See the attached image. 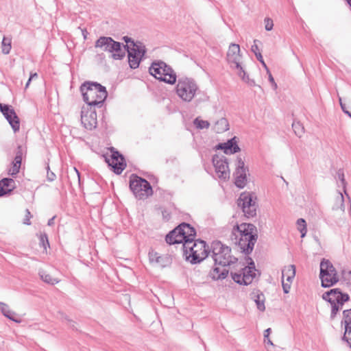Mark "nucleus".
Wrapping results in <instances>:
<instances>
[{
  "instance_id": "obj_53",
  "label": "nucleus",
  "mask_w": 351,
  "mask_h": 351,
  "mask_svg": "<svg viewBox=\"0 0 351 351\" xmlns=\"http://www.w3.org/2000/svg\"><path fill=\"white\" fill-rule=\"evenodd\" d=\"M257 43H261L260 40L255 39L254 40V45H252L251 51L254 53L255 56L256 57V54H258L260 52V49L257 45Z\"/></svg>"
},
{
  "instance_id": "obj_14",
  "label": "nucleus",
  "mask_w": 351,
  "mask_h": 351,
  "mask_svg": "<svg viewBox=\"0 0 351 351\" xmlns=\"http://www.w3.org/2000/svg\"><path fill=\"white\" fill-rule=\"evenodd\" d=\"M237 167L233 173L234 184L237 188L242 189L247 184V172L249 171V169L247 166H245L244 160L240 156H237Z\"/></svg>"
},
{
  "instance_id": "obj_18",
  "label": "nucleus",
  "mask_w": 351,
  "mask_h": 351,
  "mask_svg": "<svg viewBox=\"0 0 351 351\" xmlns=\"http://www.w3.org/2000/svg\"><path fill=\"white\" fill-rule=\"evenodd\" d=\"M250 298L256 303L257 309L261 312L265 311V296L259 289H254L250 294Z\"/></svg>"
},
{
  "instance_id": "obj_61",
  "label": "nucleus",
  "mask_w": 351,
  "mask_h": 351,
  "mask_svg": "<svg viewBox=\"0 0 351 351\" xmlns=\"http://www.w3.org/2000/svg\"><path fill=\"white\" fill-rule=\"evenodd\" d=\"M298 230L301 234V238H304L307 233V228H298Z\"/></svg>"
},
{
  "instance_id": "obj_30",
  "label": "nucleus",
  "mask_w": 351,
  "mask_h": 351,
  "mask_svg": "<svg viewBox=\"0 0 351 351\" xmlns=\"http://www.w3.org/2000/svg\"><path fill=\"white\" fill-rule=\"evenodd\" d=\"M25 154L26 151L24 150L23 145L21 144H17V146L14 150V157L12 160L15 161L16 162L22 164L23 157Z\"/></svg>"
},
{
  "instance_id": "obj_21",
  "label": "nucleus",
  "mask_w": 351,
  "mask_h": 351,
  "mask_svg": "<svg viewBox=\"0 0 351 351\" xmlns=\"http://www.w3.org/2000/svg\"><path fill=\"white\" fill-rule=\"evenodd\" d=\"M239 139L234 136L225 142V154H234L241 151V148L238 145Z\"/></svg>"
},
{
  "instance_id": "obj_48",
  "label": "nucleus",
  "mask_w": 351,
  "mask_h": 351,
  "mask_svg": "<svg viewBox=\"0 0 351 351\" xmlns=\"http://www.w3.org/2000/svg\"><path fill=\"white\" fill-rule=\"evenodd\" d=\"M60 281V280L57 277H52L50 274H45V284L53 285Z\"/></svg>"
},
{
  "instance_id": "obj_22",
  "label": "nucleus",
  "mask_w": 351,
  "mask_h": 351,
  "mask_svg": "<svg viewBox=\"0 0 351 351\" xmlns=\"http://www.w3.org/2000/svg\"><path fill=\"white\" fill-rule=\"evenodd\" d=\"M333 277V274L332 273H324V271L323 270L322 271H319V278L320 279V281H321V286L323 288H330V287H332L333 286H335V285L337 284V282L339 281V275H337V279L335 282H326V280H330V278H332Z\"/></svg>"
},
{
  "instance_id": "obj_19",
  "label": "nucleus",
  "mask_w": 351,
  "mask_h": 351,
  "mask_svg": "<svg viewBox=\"0 0 351 351\" xmlns=\"http://www.w3.org/2000/svg\"><path fill=\"white\" fill-rule=\"evenodd\" d=\"M322 270H323L324 273H332L333 277L330 278L329 282H333L336 280L337 275H338L337 271L328 259L323 258L321 260L319 271ZM326 282H328V280H326Z\"/></svg>"
},
{
  "instance_id": "obj_58",
  "label": "nucleus",
  "mask_w": 351,
  "mask_h": 351,
  "mask_svg": "<svg viewBox=\"0 0 351 351\" xmlns=\"http://www.w3.org/2000/svg\"><path fill=\"white\" fill-rule=\"evenodd\" d=\"M256 59L258 62H260L263 68L267 66V64L263 58L261 53H258V54H256Z\"/></svg>"
},
{
  "instance_id": "obj_56",
  "label": "nucleus",
  "mask_w": 351,
  "mask_h": 351,
  "mask_svg": "<svg viewBox=\"0 0 351 351\" xmlns=\"http://www.w3.org/2000/svg\"><path fill=\"white\" fill-rule=\"evenodd\" d=\"M213 149L215 151L221 150L225 154V142L224 143H219L214 147Z\"/></svg>"
},
{
  "instance_id": "obj_36",
  "label": "nucleus",
  "mask_w": 351,
  "mask_h": 351,
  "mask_svg": "<svg viewBox=\"0 0 351 351\" xmlns=\"http://www.w3.org/2000/svg\"><path fill=\"white\" fill-rule=\"evenodd\" d=\"M193 124L199 130L207 129L210 126V123L208 121L202 120L199 117H197L193 120Z\"/></svg>"
},
{
  "instance_id": "obj_32",
  "label": "nucleus",
  "mask_w": 351,
  "mask_h": 351,
  "mask_svg": "<svg viewBox=\"0 0 351 351\" xmlns=\"http://www.w3.org/2000/svg\"><path fill=\"white\" fill-rule=\"evenodd\" d=\"M241 271L243 272V276L245 278V281H251V282L256 278V271L258 273L259 275L261 274V273L258 270H253V269H243V267L241 268Z\"/></svg>"
},
{
  "instance_id": "obj_50",
  "label": "nucleus",
  "mask_w": 351,
  "mask_h": 351,
  "mask_svg": "<svg viewBox=\"0 0 351 351\" xmlns=\"http://www.w3.org/2000/svg\"><path fill=\"white\" fill-rule=\"evenodd\" d=\"M45 169L47 170V180L49 182L55 180L56 178V175L50 170L49 165L45 167Z\"/></svg>"
},
{
  "instance_id": "obj_45",
  "label": "nucleus",
  "mask_w": 351,
  "mask_h": 351,
  "mask_svg": "<svg viewBox=\"0 0 351 351\" xmlns=\"http://www.w3.org/2000/svg\"><path fill=\"white\" fill-rule=\"evenodd\" d=\"M33 217V215L31 213L28 208L25 210V216L22 219V223L25 226H30L32 224L31 219Z\"/></svg>"
},
{
  "instance_id": "obj_54",
  "label": "nucleus",
  "mask_w": 351,
  "mask_h": 351,
  "mask_svg": "<svg viewBox=\"0 0 351 351\" xmlns=\"http://www.w3.org/2000/svg\"><path fill=\"white\" fill-rule=\"evenodd\" d=\"M291 284L290 282H285L284 280H282V287L283 289V292L285 293H289L291 289Z\"/></svg>"
},
{
  "instance_id": "obj_23",
  "label": "nucleus",
  "mask_w": 351,
  "mask_h": 351,
  "mask_svg": "<svg viewBox=\"0 0 351 351\" xmlns=\"http://www.w3.org/2000/svg\"><path fill=\"white\" fill-rule=\"evenodd\" d=\"M5 119L8 121L14 133H16L19 131L20 119L16 113L15 110L12 111L10 114L5 117Z\"/></svg>"
},
{
  "instance_id": "obj_26",
  "label": "nucleus",
  "mask_w": 351,
  "mask_h": 351,
  "mask_svg": "<svg viewBox=\"0 0 351 351\" xmlns=\"http://www.w3.org/2000/svg\"><path fill=\"white\" fill-rule=\"evenodd\" d=\"M336 289L339 291L335 293V296H334L335 299L333 301L336 302V303H338L340 305H344L346 302L350 300V297L348 293L343 292L340 288Z\"/></svg>"
},
{
  "instance_id": "obj_6",
  "label": "nucleus",
  "mask_w": 351,
  "mask_h": 351,
  "mask_svg": "<svg viewBox=\"0 0 351 351\" xmlns=\"http://www.w3.org/2000/svg\"><path fill=\"white\" fill-rule=\"evenodd\" d=\"M149 73L159 82L173 85L177 82V74L173 68L161 60H155L149 67Z\"/></svg>"
},
{
  "instance_id": "obj_31",
  "label": "nucleus",
  "mask_w": 351,
  "mask_h": 351,
  "mask_svg": "<svg viewBox=\"0 0 351 351\" xmlns=\"http://www.w3.org/2000/svg\"><path fill=\"white\" fill-rule=\"evenodd\" d=\"M341 339L351 348V325L344 326V332Z\"/></svg>"
},
{
  "instance_id": "obj_57",
  "label": "nucleus",
  "mask_w": 351,
  "mask_h": 351,
  "mask_svg": "<svg viewBox=\"0 0 351 351\" xmlns=\"http://www.w3.org/2000/svg\"><path fill=\"white\" fill-rule=\"evenodd\" d=\"M297 225L298 226V228H306V220L303 218H299L297 220Z\"/></svg>"
},
{
  "instance_id": "obj_2",
  "label": "nucleus",
  "mask_w": 351,
  "mask_h": 351,
  "mask_svg": "<svg viewBox=\"0 0 351 351\" xmlns=\"http://www.w3.org/2000/svg\"><path fill=\"white\" fill-rule=\"evenodd\" d=\"M83 101L86 105L101 108L108 95L106 86L97 82L85 81L80 87Z\"/></svg>"
},
{
  "instance_id": "obj_46",
  "label": "nucleus",
  "mask_w": 351,
  "mask_h": 351,
  "mask_svg": "<svg viewBox=\"0 0 351 351\" xmlns=\"http://www.w3.org/2000/svg\"><path fill=\"white\" fill-rule=\"evenodd\" d=\"M271 333V328H268L264 330V343L267 345H270L271 346H274L273 342L269 339V335Z\"/></svg>"
},
{
  "instance_id": "obj_5",
  "label": "nucleus",
  "mask_w": 351,
  "mask_h": 351,
  "mask_svg": "<svg viewBox=\"0 0 351 351\" xmlns=\"http://www.w3.org/2000/svg\"><path fill=\"white\" fill-rule=\"evenodd\" d=\"M209 255L211 256L215 265L222 267L230 266L238 261V258L231 255V248L220 241L215 240L208 245Z\"/></svg>"
},
{
  "instance_id": "obj_33",
  "label": "nucleus",
  "mask_w": 351,
  "mask_h": 351,
  "mask_svg": "<svg viewBox=\"0 0 351 351\" xmlns=\"http://www.w3.org/2000/svg\"><path fill=\"white\" fill-rule=\"evenodd\" d=\"M241 57V54H239V56H232L231 58H227L228 63L230 65V67L232 69L238 70L242 67L240 62Z\"/></svg>"
},
{
  "instance_id": "obj_4",
  "label": "nucleus",
  "mask_w": 351,
  "mask_h": 351,
  "mask_svg": "<svg viewBox=\"0 0 351 351\" xmlns=\"http://www.w3.org/2000/svg\"><path fill=\"white\" fill-rule=\"evenodd\" d=\"M192 246L182 245L183 258L191 265H197L203 262L208 256V244L200 238L193 242Z\"/></svg>"
},
{
  "instance_id": "obj_41",
  "label": "nucleus",
  "mask_w": 351,
  "mask_h": 351,
  "mask_svg": "<svg viewBox=\"0 0 351 351\" xmlns=\"http://www.w3.org/2000/svg\"><path fill=\"white\" fill-rule=\"evenodd\" d=\"M14 110V108L12 106L8 104L0 103V112L2 113L4 117L10 114Z\"/></svg>"
},
{
  "instance_id": "obj_1",
  "label": "nucleus",
  "mask_w": 351,
  "mask_h": 351,
  "mask_svg": "<svg viewBox=\"0 0 351 351\" xmlns=\"http://www.w3.org/2000/svg\"><path fill=\"white\" fill-rule=\"evenodd\" d=\"M258 230L251 223H236L232 230L230 239L245 255L252 254L258 239Z\"/></svg>"
},
{
  "instance_id": "obj_25",
  "label": "nucleus",
  "mask_w": 351,
  "mask_h": 351,
  "mask_svg": "<svg viewBox=\"0 0 351 351\" xmlns=\"http://www.w3.org/2000/svg\"><path fill=\"white\" fill-rule=\"evenodd\" d=\"M21 165L19 162L12 160L6 169L7 174L13 178H16L20 172Z\"/></svg>"
},
{
  "instance_id": "obj_34",
  "label": "nucleus",
  "mask_w": 351,
  "mask_h": 351,
  "mask_svg": "<svg viewBox=\"0 0 351 351\" xmlns=\"http://www.w3.org/2000/svg\"><path fill=\"white\" fill-rule=\"evenodd\" d=\"M241 54L240 46L236 43H231L227 52V58Z\"/></svg>"
},
{
  "instance_id": "obj_40",
  "label": "nucleus",
  "mask_w": 351,
  "mask_h": 351,
  "mask_svg": "<svg viewBox=\"0 0 351 351\" xmlns=\"http://www.w3.org/2000/svg\"><path fill=\"white\" fill-rule=\"evenodd\" d=\"M331 306V313H330V319H334L336 317L337 314L339 311L343 308V305H340L338 303H336L335 301H332L330 302Z\"/></svg>"
},
{
  "instance_id": "obj_28",
  "label": "nucleus",
  "mask_w": 351,
  "mask_h": 351,
  "mask_svg": "<svg viewBox=\"0 0 351 351\" xmlns=\"http://www.w3.org/2000/svg\"><path fill=\"white\" fill-rule=\"evenodd\" d=\"M215 130L217 133H223L229 130V123L226 118L222 117L215 122Z\"/></svg>"
},
{
  "instance_id": "obj_35",
  "label": "nucleus",
  "mask_w": 351,
  "mask_h": 351,
  "mask_svg": "<svg viewBox=\"0 0 351 351\" xmlns=\"http://www.w3.org/2000/svg\"><path fill=\"white\" fill-rule=\"evenodd\" d=\"M341 280L351 291V270L342 269L341 271Z\"/></svg>"
},
{
  "instance_id": "obj_62",
  "label": "nucleus",
  "mask_w": 351,
  "mask_h": 351,
  "mask_svg": "<svg viewBox=\"0 0 351 351\" xmlns=\"http://www.w3.org/2000/svg\"><path fill=\"white\" fill-rule=\"evenodd\" d=\"M56 218V215L53 216L51 219L48 220L47 226H52L55 223V219Z\"/></svg>"
},
{
  "instance_id": "obj_59",
  "label": "nucleus",
  "mask_w": 351,
  "mask_h": 351,
  "mask_svg": "<svg viewBox=\"0 0 351 351\" xmlns=\"http://www.w3.org/2000/svg\"><path fill=\"white\" fill-rule=\"evenodd\" d=\"M268 80L271 83L273 89L276 90L278 88V86H277V84L276 83L272 75H269V77H268Z\"/></svg>"
},
{
  "instance_id": "obj_3",
  "label": "nucleus",
  "mask_w": 351,
  "mask_h": 351,
  "mask_svg": "<svg viewBox=\"0 0 351 351\" xmlns=\"http://www.w3.org/2000/svg\"><path fill=\"white\" fill-rule=\"evenodd\" d=\"M197 230L192 225L187 222H181L165 236V241L169 245L182 244L189 245L197 239Z\"/></svg>"
},
{
  "instance_id": "obj_43",
  "label": "nucleus",
  "mask_w": 351,
  "mask_h": 351,
  "mask_svg": "<svg viewBox=\"0 0 351 351\" xmlns=\"http://www.w3.org/2000/svg\"><path fill=\"white\" fill-rule=\"evenodd\" d=\"M337 176L340 180L344 192H346L347 182L345 179L344 171L343 169H339L337 172Z\"/></svg>"
},
{
  "instance_id": "obj_7",
  "label": "nucleus",
  "mask_w": 351,
  "mask_h": 351,
  "mask_svg": "<svg viewBox=\"0 0 351 351\" xmlns=\"http://www.w3.org/2000/svg\"><path fill=\"white\" fill-rule=\"evenodd\" d=\"M95 47L108 52L109 57L115 60H121L125 57L126 45L110 36H99L95 42Z\"/></svg>"
},
{
  "instance_id": "obj_12",
  "label": "nucleus",
  "mask_w": 351,
  "mask_h": 351,
  "mask_svg": "<svg viewBox=\"0 0 351 351\" xmlns=\"http://www.w3.org/2000/svg\"><path fill=\"white\" fill-rule=\"evenodd\" d=\"M138 46L131 47L126 45L125 53L129 66L131 69H138L141 63L146 58L147 49L143 43H138Z\"/></svg>"
},
{
  "instance_id": "obj_55",
  "label": "nucleus",
  "mask_w": 351,
  "mask_h": 351,
  "mask_svg": "<svg viewBox=\"0 0 351 351\" xmlns=\"http://www.w3.org/2000/svg\"><path fill=\"white\" fill-rule=\"evenodd\" d=\"M36 236L39 239L40 246L44 247V232H42L41 231H40L39 232L36 233Z\"/></svg>"
},
{
  "instance_id": "obj_38",
  "label": "nucleus",
  "mask_w": 351,
  "mask_h": 351,
  "mask_svg": "<svg viewBox=\"0 0 351 351\" xmlns=\"http://www.w3.org/2000/svg\"><path fill=\"white\" fill-rule=\"evenodd\" d=\"M171 263V259L167 255H160L157 258L156 263L162 267H165L169 265Z\"/></svg>"
},
{
  "instance_id": "obj_29",
  "label": "nucleus",
  "mask_w": 351,
  "mask_h": 351,
  "mask_svg": "<svg viewBox=\"0 0 351 351\" xmlns=\"http://www.w3.org/2000/svg\"><path fill=\"white\" fill-rule=\"evenodd\" d=\"M12 49V38L3 36L1 40V52L8 55L10 53Z\"/></svg>"
},
{
  "instance_id": "obj_13",
  "label": "nucleus",
  "mask_w": 351,
  "mask_h": 351,
  "mask_svg": "<svg viewBox=\"0 0 351 351\" xmlns=\"http://www.w3.org/2000/svg\"><path fill=\"white\" fill-rule=\"evenodd\" d=\"M212 163L218 178L223 181L230 178V169L228 158L223 155L215 154L212 157Z\"/></svg>"
},
{
  "instance_id": "obj_52",
  "label": "nucleus",
  "mask_w": 351,
  "mask_h": 351,
  "mask_svg": "<svg viewBox=\"0 0 351 351\" xmlns=\"http://www.w3.org/2000/svg\"><path fill=\"white\" fill-rule=\"evenodd\" d=\"M265 28L266 31H271L274 27V23L271 19L266 17L264 20Z\"/></svg>"
},
{
  "instance_id": "obj_64",
  "label": "nucleus",
  "mask_w": 351,
  "mask_h": 351,
  "mask_svg": "<svg viewBox=\"0 0 351 351\" xmlns=\"http://www.w3.org/2000/svg\"><path fill=\"white\" fill-rule=\"evenodd\" d=\"M341 110L343 111V112L345 114H346V115H348V114L350 112V111H349V110L347 109V108H346V104H344L343 105H341Z\"/></svg>"
},
{
  "instance_id": "obj_47",
  "label": "nucleus",
  "mask_w": 351,
  "mask_h": 351,
  "mask_svg": "<svg viewBox=\"0 0 351 351\" xmlns=\"http://www.w3.org/2000/svg\"><path fill=\"white\" fill-rule=\"evenodd\" d=\"M245 259L247 263V266H244L243 267V269H253V270H256V267H255V263H254V261H253V259L249 256V255H245Z\"/></svg>"
},
{
  "instance_id": "obj_44",
  "label": "nucleus",
  "mask_w": 351,
  "mask_h": 351,
  "mask_svg": "<svg viewBox=\"0 0 351 351\" xmlns=\"http://www.w3.org/2000/svg\"><path fill=\"white\" fill-rule=\"evenodd\" d=\"M292 128L296 136L299 137L302 136V134L304 133V129L303 125L300 122H293L292 124Z\"/></svg>"
},
{
  "instance_id": "obj_63",
  "label": "nucleus",
  "mask_w": 351,
  "mask_h": 351,
  "mask_svg": "<svg viewBox=\"0 0 351 351\" xmlns=\"http://www.w3.org/2000/svg\"><path fill=\"white\" fill-rule=\"evenodd\" d=\"M162 217L164 219H167V220H169L171 217L170 216V213H168L167 210H163L162 212Z\"/></svg>"
},
{
  "instance_id": "obj_24",
  "label": "nucleus",
  "mask_w": 351,
  "mask_h": 351,
  "mask_svg": "<svg viewBox=\"0 0 351 351\" xmlns=\"http://www.w3.org/2000/svg\"><path fill=\"white\" fill-rule=\"evenodd\" d=\"M295 266L290 265L282 271V280L286 278L287 282L291 283L295 276Z\"/></svg>"
},
{
  "instance_id": "obj_8",
  "label": "nucleus",
  "mask_w": 351,
  "mask_h": 351,
  "mask_svg": "<svg viewBox=\"0 0 351 351\" xmlns=\"http://www.w3.org/2000/svg\"><path fill=\"white\" fill-rule=\"evenodd\" d=\"M129 187L134 197L139 200L146 199L154 193L150 182L136 173L130 175Z\"/></svg>"
},
{
  "instance_id": "obj_39",
  "label": "nucleus",
  "mask_w": 351,
  "mask_h": 351,
  "mask_svg": "<svg viewBox=\"0 0 351 351\" xmlns=\"http://www.w3.org/2000/svg\"><path fill=\"white\" fill-rule=\"evenodd\" d=\"M341 326L351 325V308L343 311V319L341 322Z\"/></svg>"
},
{
  "instance_id": "obj_16",
  "label": "nucleus",
  "mask_w": 351,
  "mask_h": 351,
  "mask_svg": "<svg viewBox=\"0 0 351 351\" xmlns=\"http://www.w3.org/2000/svg\"><path fill=\"white\" fill-rule=\"evenodd\" d=\"M16 189L15 181L12 177H5L0 180V197H9Z\"/></svg>"
},
{
  "instance_id": "obj_17",
  "label": "nucleus",
  "mask_w": 351,
  "mask_h": 351,
  "mask_svg": "<svg viewBox=\"0 0 351 351\" xmlns=\"http://www.w3.org/2000/svg\"><path fill=\"white\" fill-rule=\"evenodd\" d=\"M220 265H215L210 270L208 274V277H210L213 280H222L226 279L229 274V269L225 268L226 267H223V269L219 267Z\"/></svg>"
},
{
  "instance_id": "obj_42",
  "label": "nucleus",
  "mask_w": 351,
  "mask_h": 351,
  "mask_svg": "<svg viewBox=\"0 0 351 351\" xmlns=\"http://www.w3.org/2000/svg\"><path fill=\"white\" fill-rule=\"evenodd\" d=\"M121 40L125 43L124 45H130L131 47H135L136 46H138V43H143L141 41L136 40L135 41L132 38L128 36H124L122 37Z\"/></svg>"
},
{
  "instance_id": "obj_11",
  "label": "nucleus",
  "mask_w": 351,
  "mask_h": 351,
  "mask_svg": "<svg viewBox=\"0 0 351 351\" xmlns=\"http://www.w3.org/2000/svg\"><path fill=\"white\" fill-rule=\"evenodd\" d=\"M111 154L101 155L110 169L116 175H120L125 169L127 164L124 156L113 147H110Z\"/></svg>"
},
{
  "instance_id": "obj_27",
  "label": "nucleus",
  "mask_w": 351,
  "mask_h": 351,
  "mask_svg": "<svg viewBox=\"0 0 351 351\" xmlns=\"http://www.w3.org/2000/svg\"><path fill=\"white\" fill-rule=\"evenodd\" d=\"M230 276L233 281L239 285L247 286L251 284V281H245L243 276V272L239 270V272H230Z\"/></svg>"
},
{
  "instance_id": "obj_60",
  "label": "nucleus",
  "mask_w": 351,
  "mask_h": 351,
  "mask_svg": "<svg viewBox=\"0 0 351 351\" xmlns=\"http://www.w3.org/2000/svg\"><path fill=\"white\" fill-rule=\"evenodd\" d=\"M73 171H75L79 185H81V173L80 171L75 167H73Z\"/></svg>"
},
{
  "instance_id": "obj_37",
  "label": "nucleus",
  "mask_w": 351,
  "mask_h": 351,
  "mask_svg": "<svg viewBox=\"0 0 351 351\" xmlns=\"http://www.w3.org/2000/svg\"><path fill=\"white\" fill-rule=\"evenodd\" d=\"M338 291H337V289L335 288L331 289L324 292L322 295V298L326 302L330 304V302H332V301L334 300V299L331 298V296H335V293H337Z\"/></svg>"
},
{
  "instance_id": "obj_10",
  "label": "nucleus",
  "mask_w": 351,
  "mask_h": 351,
  "mask_svg": "<svg viewBox=\"0 0 351 351\" xmlns=\"http://www.w3.org/2000/svg\"><path fill=\"white\" fill-rule=\"evenodd\" d=\"M257 197L254 192H242L237 199V206L241 208L246 219L256 216L258 205L256 202Z\"/></svg>"
},
{
  "instance_id": "obj_51",
  "label": "nucleus",
  "mask_w": 351,
  "mask_h": 351,
  "mask_svg": "<svg viewBox=\"0 0 351 351\" xmlns=\"http://www.w3.org/2000/svg\"><path fill=\"white\" fill-rule=\"evenodd\" d=\"M160 255L156 252H154V250H151L149 252L148 256L149 260L150 263H156L157 262V258L159 257Z\"/></svg>"
},
{
  "instance_id": "obj_49",
  "label": "nucleus",
  "mask_w": 351,
  "mask_h": 351,
  "mask_svg": "<svg viewBox=\"0 0 351 351\" xmlns=\"http://www.w3.org/2000/svg\"><path fill=\"white\" fill-rule=\"evenodd\" d=\"M237 75L239 77L241 78V80L247 83V80H250V77L247 72L244 70L243 67L242 66L241 69H239L237 70Z\"/></svg>"
},
{
  "instance_id": "obj_20",
  "label": "nucleus",
  "mask_w": 351,
  "mask_h": 351,
  "mask_svg": "<svg viewBox=\"0 0 351 351\" xmlns=\"http://www.w3.org/2000/svg\"><path fill=\"white\" fill-rule=\"evenodd\" d=\"M0 311L2 315L10 321L16 324L21 323V318L17 315L16 312L10 310L9 306L7 304L4 302L0 303Z\"/></svg>"
},
{
  "instance_id": "obj_15",
  "label": "nucleus",
  "mask_w": 351,
  "mask_h": 351,
  "mask_svg": "<svg viewBox=\"0 0 351 351\" xmlns=\"http://www.w3.org/2000/svg\"><path fill=\"white\" fill-rule=\"evenodd\" d=\"M97 107L84 106L81 110V122L83 126L88 130H93L97 125Z\"/></svg>"
},
{
  "instance_id": "obj_9",
  "label": "nucleus",
  "mask_w": 351,
  "mask_h": 351,
  "mask_svg": "<svg viewBox=\"0 0 351 351\" xmlns=\"http://www.w3.org/2000/svg\"><path fill=\"white\" fill-rule=\"evenodd\" d=\"M177 82L175 87L176 93L185 102L191 101L197 93L199 91L195 80L192 77H180Z\"/></svg>"
}]
</instances>
